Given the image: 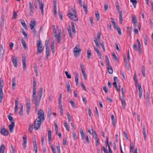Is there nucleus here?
<instances>
[{
  "label": "nucleus",
  "mask_w": 153,
  "mask_h": 153,
  "mask_svg": "<svg viewBox=\"0 0 153 153\" xmlns=\"http://www.w3.org/2000/svg\"><path fill=\"white\" fill-rule=\"evenodd\" d=\"M43 91V88H41L38 92L37 96H36V92L35 93L34 95H33V93L32 100H34V99L37 101H40L42 95Z\"/></svg>",
  "instance_id": "1"
},
{
  "label": "nucleus",
  "mask_w": 153,
  "mask_h": 153,
  "mask_svg": "<svg viewBox=\"0 0 153 153\" xmlns=\"http://www.w3.org/2000/svg\"><path fill=\"white\" fill-rule=\"evenodd\" d=\"M43 121L39 118H36L34 122V128L36 130H38L40 127L41 122Z\"/></svg>",
  "instance_id": "2"
},
{
  "label": "nucleus",
  "mask_w": 153,
  "mask_h": 153,
  "mask_svg": "<svg viewBox=\"0 0 153 153\" xmlns=\"http://www.w3.org/2000/svg\"><path fill=\"white\" fill-rule=\"evenodd\" d=\"M36 45L37 47V53H36V54H38V53H41L42 52L43 50V48L42 47V44L40 40H39L37 41L36 42Z\"/></svg>",
  "instance_id": "3"
},
{
  "label": "nucleus",
  "mask_w": 153,
  "mask_h": 153,
  "mask_svg": "<svg viewBox=\"0 0 153 153\" xmlns=\"http://www.w3.org/2000/svg\"><path fill=\"white\" fill-rule=\"evenodd\" d=\"M69 17L74 21H77L78 19L77 16V15L73 14L71 11H69L68 13Z\"/></svg>",
  "instance_id": "4"
},
{
  "label": "nucleus",
  "mask_w": 153,
  "mask_h": 153,
  "mask_svg": "<svg viewBox=\"0 0 153 153\" xmlns=\"http://www.w3.org/2000/svg\"><path fill=\"white\" fill-rule=\"evenodd\" d=\"M38 117L37 118H39L42 121L44 120V116L43 111L41 109L39 110L38 112Z\"/></svg>",
  "instance_id": "5"
},
{
  "label": "nucleus",
  "mask_w": 153,
  "mask_h": 153,
  "mask_svg": "<svg viewBox=\"0 0 153 153\" xmlns=\"http://www.w3.org/2000/svg\"><path fill=\"white\" fill-rule=\"evenodd\" d=\"M0 133L4 136H7L8 134V131L4 128H1Z\"/></svg>",
  "instance_id": "6"
},
{
  "label": "nucleus",
  "mask_w": 153,
  "mask_h": 153,
  "mask_svg": "<svg viewBox=\"0 0 153 153\" xmlns=\"http://www.w3.org/2000/svg\"><path fill=\"white\" fill-rule=\"evenodd\" d=\"M36 81L35 79H34L33 80V95H34L35 93L36 92Z\"/></svg>",
  "instance_id": "7"
},
{
  "label": "nucleus",
  "mask_w": 153,
  "mask_h": 153,
  "mask_svg": "<svg viewBox=\"0 0 153 153\" xmlns=\"http://www.w3.org/2000/svg\"><path fill=\"white\" fill-rule=\"evenodd\" d=\"M22 61L23 70L25 71L26 70V57L25 56H22Z\"/></svg>",
  "instance_id": "8"
},
{
  "label": "nucleus",
  "mask_w": 153,
  "mask_h": 153,
  "mask_svg": "<svg viewBox=\"0 0 153 153\" xmlns=\"http://www.w3.org/2000/svg\"><path fill=\"white\" fill-rule=\"evenodd\" d=\"M11 59L14 66L16 68L17 66V57L15 56H13Z\"/></svg>",
  "instance_id": "9"
},
{
  "label": "nucleus",
  "mask_w": 153,
  "mask_h": 153,
  "mask_svg": "<svg viewBox=\"0 0 153 153\" xmlns=\"http://www.w3.org/2000/svg\"><path fill=\"white\" fill-rule=\"evenodd\" d=\"M81 49L79 48V45H76L74 49V55L76 56V54L78 52L81 51Z\"/></svg>",
  "instance_id": "10"
},
{
  "label": "nucleus",
  "mask_w": 153,
  "mask_h": 153,
  "mask_svg": "<svg viewBox=\"0 0 153 153\" xmlns=\"http://www.w3.org/2000/svg\"><path fill=\"white\" fill-rule=\"evenodd\" d=\"M27 136L26 135H24L23 137V146L24 149H25L27 145Z\"/></svg>",
  "instance_id": "11"
},
{
  "label": "nucleus",
  "mask_w": 153,
  "mask_h": 153,
  "mask_svg": "<svg viewBox=\"0 0 153 153\" xmlns=\"http://www.w3.org/2000/svg\"><path fill=\"white\" fill-rule=\"evenodd\" d=\"M32 101L34 104H35V109L36 111H37L38 109V106L39 105L40 101H38L35 100H32Z\"/></svg>",
  "instance_id": "12"
},
{
  "label": "nucleus",
  "mask_w": 153,
  "mask_h": 153,
  "mask_svg": "<svg viewBox=\"0 0 153 153\" xmlns=\"http://www.w3.org/2000/svg\"><path fill=\"white\" fill-rule=\"evenodd\" d=\"M15 126V123L14 122H12L9 125L8 127L11 133L13 132V128Z\"/></svg>",
  "instance_id": "13"
},
{
  "label": "nucleus",
  "mask_w": 153,
  "mask_h": 153,
  "mask_svg": "<svg viewBox=\"0 0 153 153\" xmlns=\"http://www.w3.org/2000/svg\"><path fill=\"white\" fill-rule=\"evenodd\" d=\"M39 8L41 10V12L42 15H44L43 6L44 4L42 1H40L39 3Z\"/></svg>",
  "instance_id": "14"
},
{
  "label": "nucleus",
  "mask_w": 153,
  "mask_h": 153,
  "mask_svg": "<svg viewBox=\"0 0 153 153\" xmlns=\"http://www.w3.org/2000/svg\"><path fill=\"white\" fill-rule=\"evenodd\" d=\"M26 113L27 115L29 114V111L30 109V103H26Z\"/></svg>",
  "instance_id": "15"
},
{
  "label": "nucleus",
  "mask_w": 153,
  "mask_h": 153,
  "mask_svg": "<svg viewBox=\"0 0 153 153\" xmlns=\"http://www.w3.org/2000/svg\"><path fill=\"white\" fill-rule=\"evenodd\" d=\"M120 99L121 102L122 107L124 109H125L126 104L125 101L123 97H122V98H120Z\"/></svg>",
  "instance_id": "16"
},
{
  "label": "nucleus",
  "mask_w": 153,
  "mask_h": 153,
  "mask_svg": "<svg viewBox=\"0 0 153 153\" xmlns=\"http://www.w3.org/2000/svg\"><path fill=\"white\" fill-rule=\"evenodd\" d=\"M138 91H139V97L140 99H141L142 97V93H143V90L141 88V86H139Z\"/></svg>",
  "instance_id": "17"
},
{
  "label": "nucleus",
  "mask_w": 153,
  "mask_h": 153,
  "mask_svg": "<svg viewBox=\"0 0 153 153\" xmlns=\"http://www.w3.org/2000/svg\"><path fill=\"white\" fill-rule=\"evenodd\" d=\"M74 74L75 75V81L76 85V86H77L78 85L79 75L76 72L74 73Z\"/></svg>",
  "instance_id": "18"
},
{
  "label": "nucleus",
  "mask_w": 153,
  "mask_h": 153,
  "mask_svg": "<svg viewBox=\"0 0 153 153\" xmlns=\"http://www.w3.org/2000/svg\"><path fill=\"white\" fill-rule=\"evenodd\" d=\"M18 98H17L15 100V107L14 108V112H16L18 108Z\"/></svg>",
  "instance_id": "19"
},
{
  "label": "nucleus",
  "mask_w": 153,
  "mask_h": 153,
  "mask_svg": "<svg viewBox=\"0 0 153 153\" xmlns=\"http://www.w3.org/2000/svg\"><path fill=\"white\" fill-rule=\"evenodd\" d=\"M36 23V22L35 21H31L30 22V28L31 29H33V28L34 26L35 25Z\"/></svg>",
  "instance_id": "20"
},
{
  "label": "nucleus",
  "mask_w": 153,
  "mask_h": 153,
  "mask_svg": "<svg viewBox=\"0 0 153 153\" xmlns=\"http://www.w3.org/2000/svg\"><path fill=\"white\" fill-rule=\"evenodd\" d=\"M46 49V55L45 57L46 58H48L49 55V48L47 46L45 47Z\"/></svg>",
  "instance_id": "21"
},
{
  "label": "nucleus",
  "mask_w": 153,
  "mask_h": 153,
  "mask_svg": "<svg viewBox=\"0 0 153 153\" xmlns=\"http://www.w3.org/2000/svg\"><path fill=\"white\" fill-rule=\"evenodd\" d=\"M16 79L15 77L13 78L12 80V89L13 90H14V87L16 85Z\"/></svg>",
  "instance_id": "22"
},
{
  "label": "nucleus",
  "mask_w": 153,
  "mask_h": 153,
  "mask_svg": "<svg viewBox=\"0 0 153 153\" xmlns=\"http://www.w3.org/2000/svg\"><path fill=\"white\" fill-rule=\"evenodd\" d=\"M107 68L108 72L109 74H111L112 73L113 71L111 65H107Z\"/></svg>",
  "instance_id": "23"
},
{
  "label": "nucleus",
  "mask_w": 153,
  "mask_h": 153,
  "mask_svg": "<svg viewBox=\"0 0 153 153\" xmlns=\"http://www.w3.org/2000/svg\"><path fill=\"white\" fill-rule=\"evenodd\" d=\"M91 50L90 48H88L87 50V58L88 59H89L90 58V56L91 55Z\"/></svg>",
  "instance_id": "24"
},
{
  "label": "nucleus",
  "mask_w": 153,
  "mask_h": 153,
  "mask_svg": "<svg viewBox=\"0 0 153 153\" xmlns=\"http://www.w3.org/2000/svg\"><path fill=\"white\" fill-rule=\"evenodd\" d=\"M33 129V124L31 123H30L29 125L28 130L30 133H32Z\"/></svg>",
  "instance_id": "25"
},
{
  "label": "nucleus",
  "mask_w": 153,
  "mask_h": 153,
  "mask_svg": "<svg viewBox=\"0 0 153 153\" xmlns=\"http://www.w3.org/2000/svg\"><path fill=\"white\" fill-rule=\"evenodd\" d=\"M111 117L112 125L113 126H115L116 123L115 121V120L114 115H111Z\"/></svg>",
  "instance_id": "26"
},
{
  "label": "nucleus",
  "mask_w": 153,
  "mask_h": 153,
  "mask_svg": "<svg viewBox=\"0 0 153 153\" xmlns=\"http://www.w3.org/2000/svg\"><path fill=\"white\" fill-rule=\"evenodd\" d=\"M55 36L56 37L57 41L59 43L60 41L61 38V34L60 33H59L58 34H56Z\"/></svg>",
  "instance_id": "27"
},
{
  "label": "nucleus",
  "mask_w": 153,
  "mask_h": 153,
  "mask_svg": "<svg viewBox=\"0 0 153 153\" xmlns=\"http://www.w3.org/2000/svg\"><path fill=\"white\" fill-rule=\"evenodd\" d=\"M5 146L3 144L1 145L0 147V153H4Z\"/></svg>",
  "instance_id": "28"
},
{
  "label": "nucleus",
  "mask_w": 153,
  "mask_h": 153,
  "mask_svg": "<svg viewBox=\"0 0 153 153\" xmlns=\"http://www.w3.org/2000/svg\"><path fill=\"white\" fill-rule=\"evenodd\" d=\"M96 19L97 21H99L100 19V14L97 11H96L95 13Z\"/></svg>",
  "instance_id": "29"
},
{
  "label": "nucleus",
  "mask_w": 153,
  "mask_h": 153,
  "mask_svg": "<svg viewBox=\"0 0 153 153\" xmlns=\"http://www.w3.org/2000/svg\"><path fill=\"white\" fill-rule=\"evenodd\" d=\"M119 15V22L121 24H122L123 22V19L122 16V11H120Z\"/></svg>",
  "instance_id": "30"
},
{
  "label": "nucleus",
  "mask_w": 153,
  "mask_h": 153,
  "mask_svg": "<svg viewBox=\"0 0 153 153\" xmlns=\"http://www.w3.org/2000/svg\"><path fill=\"white\" fill-rule=\"evenodd\" d=\"M48 141L50 142L51 140V130H48Z\"/></svg>",
  "instance_id": "31"
},
{
  "label": "nucleus",
  "mask_w": 153,
  "mask_h": 153,
  "mask_svg": "<svg viewBox=\"0 0 153 153\" xmlns=\"http://www.w3.org/2000/svg\"><path fill=\"white\" fill-rule=\"evenodd\" d=\"M71 25L72 26V31L74 33H75L76 32V30L74 26V23L73 22H71Z\"/></svg>",
  "instance_id": "32"
},
{
  "label": "nucleus",
  "mask_w": 153,
  "mask_h": 153,
  "mask_svg": "<svg viewBox=\"0 0 153 153\" xmlns=\"http://www.w3.org/2000/svg\"><path fill=\"white\" fill-rule=\"evenodd\" d=\"M132 22L133 25H135L137 22V19L136 17L133 16L131 20Z\"/></svg>",
  "instance_id": "33"
},
{
  "label": "nucleus",
  "mask_w": 153,
  "mask_h": 153,
  "mask_svg": "<svg viewBox=\"0 0 153 153\" xmlns=\"http://www.w3.org/2000/svg\"><path fill=\"white\" fill-rule=\"evenodd\" d=\"M145 126H143V131L142 132L143 134L144 138L145 140H146V131H145Z\"/></svg>",
  "instance_id": "34"
},
{
  "label": "nucleus",
  "mask_w": 153,
  "mask_h": 153,
  "mask_svg": "<svg viewBox=\"0 0 153 153\" xmlns=\"http://www.w3.org/2000/svg\"><path fill=\"white\" fill-rule=\"evenodd\" d=\"M134 146L132 142H130V152H132L133 151Z\"/></svg>",
  "instance_id": "35"
},
{
  "label": "nucleus",
  "mask_w": 153,
  "mask_h": 153,
  "mask_svg": "<svg viewBox=\"0 0 153 153\" xmlns=\"http://www.w3.org/2000/svg\"><path fill=\"white\" fill-rule=\"evenodd\" d=\"M3 96V93L2 90H0V102H2V98Z\"/></svg>",
  "instance_id": "36"
},
{
  "label": "nucleus",
  "mask_w": 153,
  "mask_h": 153,
  "mask_svg": "<svg viewBox=\"0 0 153 153\" xmlns=\"http://www.w3.org/2000/svg\"><path fill=\"white\" fill-rule=\"evenodd\" d=\"M21 42L23 45V47L24 49H26L27 46L26 44V43L24 39H22L21 40Z\"/></svg>",
  "instance_id": "37"
},
{
  "label": "nucleus",
  "mask_w": 153,
  "mask_h": 153,
  "mask_svg": "<svg viewBox=\"0 0 153 153\" xmlns=\"http://www.w3.org/2000/svg\"><path fill=\"white\" fill-rule=\"evenodd\" d=\"M111 22L113 24V27H114V29H116V26L115 22L114 19L112 18H111Z\"/></svg>",
  "instance_id": "38"
},
{
  "label": "nucleus",
  "mask_w": 153,
  "mask_h": 153,
  "mask_svg": "<svg viewBox=\"0 0 153 153\" xmlns=\"http://www.w3.org/2000/svg\"><path fill=\"white\" fill-rule=\"evenodd\" d=\"M82 6H83V9L85 11V14L87 13L88 10L86 5L84 4Z\"/></svg>",
  "instance_id": "39"
},
{
  "label": "nucleus",
  "mask_w": 153,
  "mask_h": 153,
  "mask_svg": "<svg viewBox=\"0 0 153 153\" xmlns=\"http://www.w3.org/2000/svg\"><path fill=\"white\" fill-rule=\"evenodd\" d=\"M105 59L106 65L108 66L109 65L110 62L108 56L107 55L105 56Z\"/></svg>",
  "instance_id": "40"
},
{
  "label": "nucleus",
  "mask_w": 153,
  "mask_h": 153,
  "mask_svg": "<svg viewBox=\"0 0 153 153\" xmlns=\"http://www.w3.org/2000/svg\"><path fill=\"white\" fill-rule=\"evenodd\" d=\"M62 96V94L60 93L59 94V99H58V103L59 104L62 103L61 99Z\"/></svg>",
  "instance_id": "41"
},
{
  "label": "nucleus",
  "mask_w": 153,
  "mask_h": 153,
  "mask_svg": "<svg viewBox=\"0 0 153 153\" xmlns=\"http://www.w3.org/2000/svg\"><path fill=\"white\" fill-rule=\"evenodd\" d=\"M115 4L116 5V8L117 9V10L118 12H120V6L119 5L118 2L117 1H116V2L115 3Z\"/></svg>",
  "instance_id": "42"
},
{
  "label": "nucleus",
  "mask_w": 153,
  "mask_h": 153,
  "mask_svg": "<svg viewBox=\"0 0 153 153\" xmlns=\"http://www.w3.org/2000/svg\"><path fill=\"white\" fill-rule=\"evenodd\" d=\"M127 31L128 35H129L131 36V33L132 32V31L131 29L129 27H127Z\"/></svg>",
  "instance_id": "43"
},
{
  "label": "nucleus",
  "mask_w": 153,
  "mask_h": 153,
  "mask_svg": "<svg viewBox=\"0 0 153 153\" xmlns=\"http://www.w3.org/2000/svg\"><path fill=\"white\" fill-rule=\"evenodd\" d=\"M112 55L114 58V59L116 61H118V58L116 56L115 54L114 53H112Z\"/></svg>",
  "instance_id": "44"
},
{
  "label": "nucleus",
  "mask_w": 153,
  "mask_h": 153,
  "mask_svg": "<svg viewBox=\"0 0 153 153\" xmlns=\"http://www.w3.org/2000/svg\"><path fill=\"white\" fill-rule=\"evenodd\" d=\"M94 41L97 46L98 47L100 46V45L98 42L97 39L96 38H95L94 39Z\"/></svg>",
  "instance_id": "45"
},
{
  "label": "nucleus",
  "mask_w": 153,
  "mask_h": 153,
  "mask_svg": "<svg viewBox=\"0 0 153 153\" xmlns=\"http://www.w3.org/2000/svg\"><path fill=\"white\" fill-rule=\"evenodd\" d=\"M116 29L117 30L119 35H122V33L120 28L116 27Z\"/></svg>",
  "instance_id": "46"
},
{
  "label": "nucleus",
  "mask_w": 153,
  "mask_h": 153,
  "mask_svg": "<svg viewBox=\"0 0 153 153\" xmlns=\"http://www.w3.org/2000/svg\"><path fill=\"white\" fill-rule=\"evenodd\" d=\"M133 49L135 51H138L137 48V45L136 44H134L133 45Z\"/></svg>",
  "instance_id": "47"
},
{
  "label": "nucleus",
  "mask_w": 153,
  "mask_h": 153,
  "mask_svg": "<svg viewBox=\"0 0 153 153\" xmlns=\"http://www.w3.org/2000/svg\"><path fill=\"white\" fill-rule=\"evenodd\" d=\"M113 85L114 86V87H115L116 90V91H119V89L117 88V83L116 82H114L113 83Z\"/></svg>",
  "instance_id": "48"
},
{
  "label": "nucleus",
  "mask_w": 153,
  "mask_h": 153,
  "mask_svg": "<svg viewBox=\"0 0 153 153\" xmlns=\"http://www.w3.org/2000/svg\"><path fill=\"white\" fill-rule=\"evenodd\" d=\"M67 115L68 118V121L69 122H70L71 121V117L69 113L68 112L67 113Z\"/></svg>",
  "instance_id": "49"
},
{
  "label": "nucleus",
  "mask_w": 153,
  "mask_h": 153,
  "mask_svg": "<svg viewBox=\"0 0 153 153\" xmlns=\"http://www.w3.org/2000/svg\"><path fill=\"white\" fill-rule=\"evenodd\" d=\"M65 74L68 78V79L71 78V76L70 74H68V71H65Z\"/></svg>",
  "instance_id": "50"
},
{
  "label": "nucleus",
  "mask_w": 153,
  "mask_h": 153,
  "mask_svg": "<svg viewBox=\"0 0 153 153\" xmlns=\"http://www.w3.org/2000/svg\"><path fill=\"white\" fill-rule=\"evenodd\" d=\"M66 85L67 87V90L68 92H69L70 90V87L69 84L68 83H66Z\"/></svg>",
  "instance_id": "51"
},
{
  "label": "nucleus",
  "mask_w": 153,
  "mask_h": 153,
  "mask_svg": "<svg viewBox=\"0 0 153 153\" xmlns=\"http://www.w3.org/2000/svg\"><path fill=\"white\" fill-rule=\"evenodd\" d=\"M82 76H83L84 79L85 80L86 79V77L85 73V70H83L82 69Z\"/></svg>",
  "instance_id": "52"
},
{
  "label": "nucleus",
  "mask_w": 153,
  "mask_h": 153,
  "mask_svg": "<svg viewBox=\"0 0 153 153\" xmlns=\"http://www.w3.org/2000/svg\"><path fill=\"white\" fill-rule=\"evenodd\" d=\"M17 16V14L16 13L15 11H14L13 13L12 18L15 19L16 18Z\"/></svg>",
  "instance_id": "53"
},
{
  "label": "nucleus",
  "mask_w": 153,
  "mask_h": 153,
  "mask_svg": "<svg viewBox=\"0 0 153 153\" xmlns=\"http://www.w3.org/2000/svg\"><path fill=\"white\" fill-rule=\"evenodd\" d=\"M21 24L25 29H27V27L25 22H23V23H22Z\"/></svg>",
  "instance_id": "54"
},
{
  "label": "nucleus",
  "mask_w": 153,
  "mask_h": 153,
  "mask_svg": "<svg viewBox=\"0 0 153 153\" xmlns=\"http://www.w3.org/2000/svg\"><path fill=\"white\" fill-rule=\"evenodd\" d=\"M70 102L71 104L72 107L74 108H75V104L74 102L72 100H71Z\"/></svg>",
  "instance_id": "55"
},
{
  "label": "nucleus",
  "mask_w": 153,
  "mask_h": 153,
  "mask_svg": "<svg viewBox=\"0 0 153 153\" xmlns=\"http://www.w3.org/2000/svg\"><path fill=\"white\" fill-rule=\"evenodd\" d=\"M93 135L94 138V139H98L97 136L96 132H94V133H93Z\"/></svg>",
  "instance_id": "56"
},
{
  "label": "nucleus",
  "mask_w": 153,
  "mask_h": 153,
  "mask_svg": "<svg viewBox=\"0 0 153 153\" xmlns=\"http://www.w3.org/2000/svg\"><path fill=\"white\" fill-rule=\"evenodd\" d=\"M56 149L57 150L58 153H61V151L60 150V147L59 146V144H58V146H56Z\"/></svg>",
  "instance_id": "57"
},
{
  "label": "nucleus",
  "mask_w": 153,
  "mask_h": 153,
  "mask_svg": "<svg viewBox=\"0 0 153 153\" xmlns=\"http://www.w3.org/2000/svg\"><path fill=\"white\" fill-rule=\"evenodd\" d=\"M44 137L43 135H42L41 137V140L42 142V145L43 146L44 144Z\"/></svg>",
  "instance_id": "58"
},
{
  "label": "nucleus",
  "mask_w": 153,
  "mask_h": 153,
  "mask_svg": "<svg viewBox=\"0 0 153 153\" xmlns=\"http://www.w3.org/2000/svg\"><path fill=\"white\" fill-rule=\"evenodd\" d=\"M21 32L25 36V37H27V35L23 29H22V30Z\"/></svg>",
  "instance_id": "59"
},
{
  "label": "nucleus",
  "mask_w": 153,
  "mask_h": 153,
  "mask_svg": "<svg viewBox=\"0 0 153 153\" xmlns=\"http://www.w3.org/2000/svg\"><path fill=\"white\" fill-rule=\"evenodd\" d=\"M123 59L124 62L125 63L126 65L128 64V62L126 60V56L125 54L123 55Z\"/></svg>",
  "instance_id": "60"
},
{
  "label": "nucleus",
  "mask_w": 153,
  "mask_h": 153,
  "mask_svg": "<svg viewBox=\"0 0 153 153\" xmlns=\"http://www.w3.org/2000/svg\"><path fill=\"white\" fill-rule=\"evenodd\" d=\"M123 134L124 137H126V139L128 140V137L126 131H124L123 132Z\"/></svg>",
  "instance_id": "61"
},
{
  "label": "nucleus",
  "mask_w": 153,
  "mask_h": 153,
  "mask_svg": "<svg viewBox=\"0 0 153 153\" xmlns=\"http://www.w3.org/2000/svg\"><path fill=\"white\" fill-rule=\"evenodd\" d=\"M48 43H49V39H46L45 41V47H48V48H49V46H48Z\"/></svg>",
  "instance_id": "62"
},
{
  "label": "nucleus",
  "mask_w": 153,
  "mask_h": 153,
  "mask_svg": "<svg viewBox=\"0 0 153 153\" xmlns=\"http://www.w3.org/2000/svg\"><path fill=\"white\" fill-rule=\"evenodd\" d=\"M102 149L104 152V153H108L107 151V149L104 146H103L102 147Z\"/></svg>",
  "instance_id": "63"
},
{
  "label": "nucleus",
  "mask_w": 153,
  "mask_h": 153,
  "mask_svg": "<svg viewBox=\"0 0 153 153\" xmlns=\"http://www.w3.org/2000/svg\"><path fill=\"white\" fill-rule=\"evenodd\" d=\"M104 10L106 11L108 8V4L107 3H105L104 5Z\"/></svg>",
  "instance_id": "64"
}]
</instances>
